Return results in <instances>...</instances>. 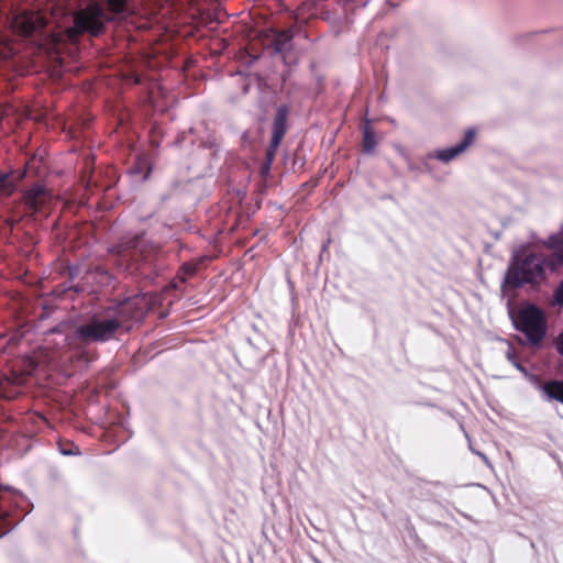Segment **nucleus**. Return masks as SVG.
Instances as JSON below:
<instances>
[{
  "mask_svg": "<svg viewBox=\"0 0 563 563\" xmlns=\"http://www.w3.org/2000/svg\"><path fill=\"white\" fill-rule=\"evenodd\" d=\"M150 307L151 300L146 295L128 298L118 307H110L79 324L74 331V338L82 343L109 341L128 321L141 320Z\"/></svg>",
  "mask_w": 563,
  "mask_h": 563,
  "instance_id": "nucleus-1",
  "label": "nucleus"
},
{
  "mask_svg": "<svg viewBox=\"0 0 563 563\" xmlns=\"http://www.w3.org/2000/svg\"><path fill=\"white\" fill-rule=\"evenodd\" d=\"M132 0H106L104 5L96 2L89 3L73 15V25L66 29L70 42H77L79 36L87 33L91 36L100 35L106 23L123 20L133 13Z\"/></svg>",
  "mask_w": 563,
  "mask_h": 563,
  "instance_id": "nucleus-2",
  "label": "nucleus"
},
{
  "mask_svg": "<svg viewBox=\"0 0 563 563\" xmlns=\"http://www.w3.org/2000/svg\"><path fill=\"white\" fill-rule=\"evenodd\" d=\"M547 258L542 255L530 253L523 258H515L506 274V284L511 287H520L525 284L540 285L545 280Z\"/></svg>",
  "mask_w": 563,
  "mask_h": 563,
  "instance_id": "nucleus-3",
  "label": "nucleus"
},
{
  "mask_svg": "<svg viewBox=\"0 0 563 563\" xmlns=\"http://www.w3.org/2000/svg\"><path fill=\"white\" fill-rule=\"evenodd\" d=\"M158 246L153 242L145 241L143 235L125 236L121 242L111 249V252L119 257V265L129 269L132 263L139 261L150 262Z\"/></svg>",
  "mask_w": 563,
  "mask_h": 563,
  "instance_id": "nucleus-4",
  "label": "nucleus"
},
{
  "mask_svg": "<svg viewBox=\"0 0 563 563\" xmlns=\"http://www.w3.org/2000/svg\"><path fill=\"white\" fill-rule=\"evenodd\" d=\"M515 328L522 332L530 344H539L547 333L543 311L534 305H528L511 316Z\"/></svg>",
  "mask_w": 563,
  "mask_h": 563,
  "instance_id": "nucleus-5",
  "label": "nucleus"
},
{
  "mask_svg": "<svg viewBox=\"0 0 563 563\" xmlns=\"http://www.w3.org/2000/svg\"><path fill=\"white\" fill-rule=\"evenodd\" d=\"M288 114L289 108L286 104H282L277 108L272 126V139L269 146L266 150L265 163L262 166L261 176L268 174L271 164L273 163L276 152L286 134Z\"/></svg>",
  "mask_w": 563,
  "mask_h": 563,
  "instance_id": "nucleus-6",
  "label": "nucleus"
},
{
  "mask_svg": "<svg viewBox=\"0 0 563 563\" xmlns=\"http://www.w3.org/2000/svg\"><path fill=\"white\" fill-rule=\"evenodd\" d=\"M46 25V20L38 13L23 11L14 15L12 26L23 36H32Z\"/></svg>",
  "mask_w": 563,
  "mask_h": 563,
  "instance_id": "nucleus-7",
  "label": "nucleus"
},
{
  "mask_svg": "<svg viewBox=\"0 0 563 563\" xmlns=\"http://www.w3.org/2000/svg\"><path fill=\"white\" fill-rule=\"evenodd\" d=\"M475 139V130L468 129L464 133V137L461 142L455 145L435 150L428 154L429 159H438L443 163H449L459 155H461L473 142Z\"/></svg>",
  "mask_w": 563,
  "mask_h": 563,
  "instance_id": "nucleus-8",
  "label": "nucleus"
},
{
  "mask_svg": "<svg viewBox=\"0 0 563 563\" xmlns=\"http://www.w3.org/2000/svg\"><path fill=\"white\" fill-rule=\"evenodd\" d=\"M34 368V362L27 361V366L23 372L18 373L16 371H13L12 376L10 377L0 376V398H14L19 394L16 387L21 386L25 382V377L30 375Z\"/></svg>",
  "mask_w": 563,
  "mask_h": 563,
  "instance_id": "nucleus-9",
  "label": "nucleus"
},
{
  "mask_svg": "<svg viewBox=\"0 0 563 563\" xmlns=\"http://www.w3.org/2000/svg\"><path fill=\"white\" fill-rule=\"evenodd\" d=\"M22 498V495L10 488L0 486V537L4 536L8 531L7 517L9 516L7 504L18 503V499Z\"/></svg>",
  "mask_w": 563,
  "mask_h": 563,
  "instance_id": "nucleus-10",
  "label": "nucleus"
},
{
  "mask_svg": "<svg viewBox=\"0 0 563 563\" xmlns=\"http://www.w3.org/2000/svg\"><path fill=\"white\" fill-rule=\"evenodd\" d=\"M543 245L552 251V254L545 257L547 266L554 271L558 266L563 265V233L549 236Z\"/></svg>",
  "mask_w": 563,
  "mask_h": 563,
  "instance_id": "nucleus-11",
  "label": "nucleus"
},
{
  "mask_svg": "<svg viewBox=\"0 0 563 563\" xmlns=\"http://www.w3.org/2000/svg\"><path fill=\"white\" fill-rule=\"evenodd\" d=\"M545 400L548 401H559L563 404V379H552L548 380L540 387Z\"/></svg>",
  "mask_w": 563,
  "mask_h": 563,
  "instance_id": "nucleus-12",
  "label": "nucleus"
},
{
  "mask_svg": "<svg viewBox=\"0 0 563 563\" xmlns=\"http://www.w3.org/2000/svg\"><path fill=\"white\" fill-rule=\"evenodd\" d=\"M292 31L291 30H283L276 31L274 38L272 40V46L276 54H283L288 52L292 46Z\"/></svg>",
  "mask_w": 563,
  "mask_h": 563,
  "instance_id": "nucleus-13",
  "label": "nucleus"
},
{
  "mask_svg": "<svg viewBox=\"0 0 563 563\" xmlns=\"http://www.w3.org/2000/svg\"><path fill=\"white\" fill-rule=\"evenodd\" d=\"M47 198V190L43 186H35L27 192L26 202L32 208L37 209L46 202Z\"/></svg>",
  "mask_w": 563,
  "mask_h": 563,
  "instance_id": "nucleus-14",
  "label": "nucleus"
},
{
  "mask_svg": "<svg viewBox=\"0 0 563 563\" xmlns=\"http://www.w3.org/2000/svg\"><path fill=\"white\" fill-rule=\"evenodd\" d=\"M46 173L45 164L43 163V157L33 156L25 164V169L20 176H26V174H31L32 176H44Z\"/></svg>",
  "mask_w": 563,
  "mask_h": 563,
  "instance_id": "nucleus-15",
  "label": "nucleus"
},
{
  "mask_svg": "<svg viewBox=\"0 0 563 563\" xmlns=\"http://www.w3.org/2000/svg\"><path fill=\"white\" fill-rule=\"evenodd\" d=\"M376 146L375 134L366 124L363 130L362 151L365 154H372Z\"/></svg>",
  "mask_w": 563,
  "mask_h": 563,
  "instance_id": "nucleus-16",
  "label": "nucleus"
},
{
  "mask_svg": "<svg viewBox=\"0 0 563 563\" xmlns=\"http://www.w3.org/2000/svg\"><path fill=\"white\" fill-rule=\"evenodd\" d=\"M553 298L555 303L563 306V280L560 283L558 288L554 290Z\"/></svg>",
  "mask_w": 563,
  "mask_h": 563,
  "instance_id": "nucleus-17",
  "label": "nucleus"
},
{
  "mask_svg": "<svg viewBox=\"0 0 563 563\" xmlns=\"http://www.w3.org/2000/svg\"><path fill=\"white\" fill-rule=\"evenodd\" d=\"M468 446H470V450H471L474 454L478 455V456L481 457V460H483V462H484L487 466H489V467L492 466L490 461L488 460V457H487L484 453H482V452L476 451L475 449H473V446H472V444H471V443H470V445H468Z\"/></svg>",
  "mask_w": 563,
  "mask_h": 563,
  "instance_id": "nucleus-18",
  "label": "nucleus"
},
{
  "mask_svg": "<svg viewBox=\"0 0 563 563\" xmlns=\"http://www.w3.org/2000/svg\"><path fill=\"white\" fill-rule=\"evenodd\" d=\"M506 357L507 360L512 364L517 358H516V352L514 350L512 346H508V350L506 352Z\"/></svg>",
  "mask_w": 563,
  "mask_h": 563,
  "instance_id": "nucleus-19",
  "label": "nucleus"
},
{
  "mask_svg": "<svg viewBox=\"0 0 563 563\" xmlns=\"http://www.w3.org/2000/svg\"><path fill=\"white\" fill-rule=\"evenodd\" d=\"M512 365H514L517 369H519L521 373H523V374H526V373H527L526 368H525V367H523V366H522V365H521L517 360L512 363Z\"/></svg>",
  "mask_w": 563,
  "mask_h": 563,
  "instance_id": "nucleus-20",
  "label": "nucleus"
},
{
  "mask_svg": "<svg viewBox=\"0 0 563 563\" xmlns=\"http://www.w3.org/2000/svg\"><path fill=\"white\" fill-rule=\"evenodd\" d=\"M8 179L9 178H4V177L0 178V189H2L5 186Z\"/></svg>",
  "mask_w": 563,
  "mask_h": 563,
  "instance_id": "nucleus-21",
  "label": "nucleus"
},
{
  "mask_svg": "<svg viewBox=\"0 0 563 563\" xmlns=\"http://www.w3.org/2000/svg\"><path fill=\"white\" fill-rule=\"evenodd\" d=\"M0 176H1V177H4V176H11V175H10V174H8V173H0Z\"/></svg>",
  "mask_w": 563,
  "mask_h": 563,
  "instance_id": "nucleus-22",
  "label": "nucleus"
}]
</instances>
